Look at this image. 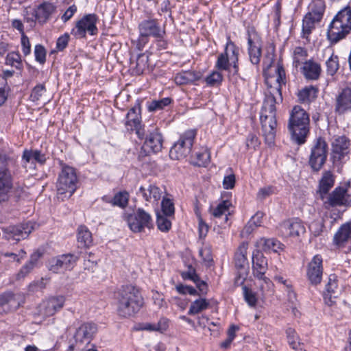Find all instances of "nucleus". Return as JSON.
I'll return each mask as SVG.
<instances>
[{
  "mask_svg": "<svg viewBox=\"0 0 351 351\" xmlns=\"http://www.w3.org/2000/svg\"><path fill=\"white\" fill-rule=\"evenodd\" d=\"M274 67V73H270L271 65L264 71L267 88L260 115L263 134L265 143L269 145L274 143L277 126L276 104L282 101L281 89L286 84V74L283 66L278 62Z\"/></svg>",
  "mask_w": 351,
  "mask_h": 351,
  "instance_id": "1",
  "label": "nucleus"
},
{
  "mask_svg": "<svg viewBox=\"0 0 351 351\" xmlns=\"http://www.w3.org/2000/svg\"><path fill=\"white\" fill-rule=\"evenodd\" d=\"M117 315L123 319L136 316L144 306V298L140 289L132 285L122 286L115 294Z\"/></svg>",
  "mask_w": 351,
  "mask_h": 351,
  "instance_id": "2",
  "label": "nucleus"
},
{
  "mask_svg": "<svg viewBox=\"0 0 351 351\" xmlns=\"http://www.w3.org/2000/svg\"><path fill=\"white\" fill-rule=\"evenodd\" d=\"M287 127L291 139L298 145L304 144L310 131L308 114L300 106H294L290 113Z\"/></svg>",
  "mask_w": 351,
  "mask_h": 351,
  "instance_id": "3",
  "label": "nucleus"
},
{
  "mask_svg": "<svg viewBox=\"0 0 351 351\" xmlns=\"http://www.w3.org/2000/svg\"><path fill=\"white\" fill-rule=\"evenodd\" d=\"M351 31V8L345 7L331 22L328 30V39L334 43L344 38Z\"/></svg>",
  "mask_w": 351,
  "mask_h": 351,
  "instance_id": "4",
  "label": "nucleus"
},
{
  "mask_svg": "<svg viewBox=\"0 0 351 351\" xmlns=\"http://www.w3.org/2000/svg\"><path fill=\"white\" fill-rule=\"evenodd\" d=\"M78 182L75 169L71 167L64 165L59 174L56 184L58 198L64 201L74 193Z\"/></svg>",
  "mask_w": 351,
  "mask_h": 351,
  "instance_id": "5",
  "label": "nucleus"
},
{
  "mask_svg": "<svg viewBox=\"0 0 351 351\" xmlns=\"http://www.w3.org/2000/svg\"><path fill=\"white\" fill-rule=\"evenodd\" d=\"M267 269L268 263L266 257L259 251L254 252L252 256V275L260 281V291L263 294L270 291L273 285L270 279L265 276Z\"/></svg>",
  "mask_w": 351,
  "mask_h": 351,
  "instance_id": "6",
  "label": "nucleus"
},
{
  "mask_svg": "<svg viewBox=\"0 0 351 351\" xmlns=\"http://www.w3.org/2000/svg\"><path fill=\"white\" fill-rule=\"evenodd\" d=\"M139 38L138 47H143L147 43L148 37L160 38L165 35V29L162 27L156 19L149 18L138 24Z\"/></svg>",
  "mask_w": 351,
  "mask_h": 351,
  "instance_id": "7",
  "label": "nucleus"
},
{
  "mask_svg": "<svg viewBox=\"0 0 351 351\" xmlns=\"http://www.w3.org/2000/svg\"><path fill=\"white\" fill-rule=\"evenodd\" d=\"M195 136V130H189L183 133L171 148L170 158L173 160L185 158L191 152Z\"/></svg>",
  "mask_w": 351,
  "mask_h": 351,
  "instance_id": "8",
  "label": "nucleus"
},
{
  "mask_svg": "<svg viewBox=\"0 0 351 351\" xmlns=\"http://www.w3.org/2000/svg\"><path fill=\"white\" fill-rule=\"evenodd\" d=\"M98 17L95 14H88L77 21L71 34L77 39L84 38L86 34L91 36L97 35L98 29L97 23Z\"/></svg>",
  "mask_w": 351,
  "mask_h": 351,
  "instance_id": "9",
  "label": "nucleus"
},
{
  "mask_svg": "<svg viewBox=\"0 0 351 351\" xmlns=\"http://www.w3.org/2000/svg\"><path fill=\"white\" fill-rule=\"evenodd\" d=\"M328 156V144L322 137L317 138L313 145L308 164L314 171H319L326 163Z\"/></svg>",
  "mask_w": 351,
  "mask_h": 351,
  "instance_id": "10",
  "label": "nucleus"
},
{
  "mask_svg": "<svg viewBox=\"0 0 351 351\" xmlns=\"http://www.w3.org/2000/svg\"><path fill=\"white\" fill-rule=\"evenodd\" d=\"M12 188V177L8 167L7 158L0 155V204L10 199Z\"/></svg>",
  "mask_w": 351,
  "mask_h": 351,
  "instance_id": "11",
  "label": "nucleus"
},
{
  "mask_svg": "<svg viewBox=\"0 0 351 351\" xmlns=\"http://www.w3.org/2000/svg\"><path fill=\"white\" fill-rule=\"evenodd\" d=\"M128 225L133 232H141L145 228L153 227V220L149 213L143 208H138L126 218Z\"/></svg>",
  "mask_w": 351,
  "mask_h": 351,
  "instance_id": "12",
  "label": "nucleus"
},
{
  "mask_svg": "<svg viewBox=\"0 0 351 351\" xmlns=\"http://www.w3.org/2000/svg\"><path fill=\"white\" fill-rule=\"evenodd\" d=\"M77 259L78 257L73 254L57 256L49 260V270L54 274L70 271L74 267Z\"/></svg>",
  "mask_w": 351,
  "mask_h": 351,
  "instance_id": "13",
  "label": "nucleus"
},
{
  "mask_svg": "<svg viewBox=\"0 0 351 351\" xmlns=\"http://www.w3.org/2000/svg\"><path fill=\"white\" fill-rule=\"evenodd\" d=\"M125 119V130L129 132H135L138 137L143 139L145 135V131L141 124L140 108L133 107L130 108L126 114Z\"/></svg>",
  "mask_w": 351,
  "mask_h": 351,
  "instance_id": "14",
  "label": "nucleus"
},
{
  "mask_svg": "<svg viewBox=\"0 0 351 351\" xmlns=\"http://www.w3.org/2000/svg\"><path fill=\"white\" fill-rule=\"evenodd\" d=\"M247 33L250 60L253 64H258L261 60V47L258 43L257 34L253 27L248 28Z\"/></svg>",
  "mask_w": 351,
  "mask_h": 351,
  "instance_id": "15",
  "label": "nucleus"
},
{
  "mask_svg": "<svg viewBox=\"0 0 351 351\" xmlns=\"http://www.w3.org/2000/svg\"><path fill=\"white\" fill-rule=\"evenodd\" d=\"M65 298L63 295L49 298L41 304L40 314L45 317L52 316L63 308Z\"/></svg>",
  "mask_w": 351,
  "mask_h": 351,
  "instance_id": "16",
  "label": "nucleus"
},
{
  "mask_svg": "<svg viewBox=\"0 0 351 351\" xmlns=\"http://www.w3.org/2000/svg\"><path fill=\"white\" fill-rule=\"evenodd\" d=\"M323 205L325 208L329 209L331 207L335 206H348L351 204L348 198H346L343 188L339 186L326 196L323 201Z\"/></svg>",
  "mask_w": 351,
  "mask_h": 351,
  "instance_id": "17",
  "label": "nucleus"
},
{
  "mask_svg": "<svg viewBox=\"0 0 351 351\" xmlns=\"http://www.w3.org/2000/svg\"><path fill=\"white\" fill-rule=\"evenodd\" d=\"M323 273L322 258L320 255H315L308 265L307 276L312 285L321 282Z\"/></svg>",
  "mask_w": 351,
  "mask_h": 351,
  "instance_id": "18",
  "label": "nucleus"
},
{
  "mask_svg": "<svg viewBox=\"0 0 351 351\" xmlns=\"http://www.w3.org/2000/svg\"><path fill=\"white\" fill-rule=\"evenodd\" d=\"M280 231L285 237H296L304 234L306 229L300 219H292L280 225Z\"/></svg>",
  "mask_w": 351,
  "mask_h": 351,
  "instance_id": "19",
  "label": "nucleus"
},
{
  "mask_svg": "<svg viewBox=\"0 0 351 351\" xmlns=\"http://www.w3.org/2000/svg\"><path fill=\"white\" fill-rule=\"evenodd\" d=\"M97 329L95 324L84 323L76 330L74 338L77 344H88Z\"/></svg>",
  "mask_w": 351,
  "mask_h": 351,
  "instance_id": "20",
  "label": "nucleus"
},
{
  "mask_svg": "<svg viewBox=\"0 0 351 351\" xmlns=\"http://www.w3.org/2000/svg\"><path fill=\"white\" fill-rule=\"evenodd\" d=\"M163 138L158 128H154L147 136L143 148L148 153H157L162 148Z\"/></svg>",
  "mask_w": 351,
  "mask_h": 351,
  "instance_id": "21",
  "label": "nucleus"
},
{
  "mask_svg": "<svg viewBox=\"0 0 351 351\" xmlns=\"http://www.w3.org/2000/svg\"><path fill=\"white\" fill-rule=\"evenodd\" d=\"M137 195L141 196L147 202L158 203L162 195V191L156 184L149 183L139 187Z\"/></svg>",
  "mask_w": 351,
  "mask_h": 351,
  "instance_id": "22",
  "label": "nucleus"
},
{
  "mask_svg": "<svg viewBox=\"0 0 351 351\" xmlns=\"http://www.w3.org/2000/svg\"><path fill=\"white\" fill-rule=\"evenodd\" d=\"M20 295L12 291H6L0 294V309L8 313L16 310L21 305Z\"/></svg>",
  "mask_w": 351,
  "mask_h": 351,
  "instance_id": "23",
  "label": "nucleus"
},
{
  "mask_svg": "<svg viewBox=\"0 0 351 351\" xmlns=\"http://www.w3.org/2000/svg\"><path fill=\"white\" fill-rule=\"evenodd\" d=\"M351 110V88H342L336 97L335 110L343 114Z\"/></svg>",
  "mask_w": 351,
  "mask_h": 351,
  "instance_id": "24",
  "label": "nucleus"
},
{
  "mask_svg": "<svg viewBox=\"0 0 351 351\" xmlns=\"http://www.w3.org/2000/svg\"><path fill=\"white\" fill-rule=\"evenodd\" d=\"M334 184L335 177L332 172L330 171H324L319 182V189L317 191V194L322 201L325 199Z\"/></svg>",
  "mask_w": 351,
  "mask_h": 351,
  "instance_id": "25",
  "label": "nucleus"
},
{
  "mask_svg": "<svg viewBox=\"0 0 351 351\" xmlns=\"http://www.w3.org/2000/svg\"><path fill=\"white\" fill-rule=\"evenodd\" d=\"M201 78L199 73L192 70L182 71L176 74L174 82L177 85L182 86L193 84Z\"/></svg>",
  "mask_w": 351,
  "mask_h": 351,
  "instance_id": "26",
  "label": "nucleus"
},
{
  "mask_svg": "<svg viewBox=\"0 0 351 351\" xmlns=\"http://www.w3.org/2000/svg\"><path fill=\"white\" fill-rule=\"evenodd\" d=\"M302 72L306 79L317 80L321 75L322 67L319 63L309 60L304 62L303 66L302 67Z\"/></svg>",
  "mask_w": 351,
  "mask_h": 351,
  "instance_id": "27",
  "label": "nucleus"
},
{
  "mask_svg": "<svg viewBox=\"0 0 351 351\" xmlns=\"http://www.w3.org/2000/svg\"><path fill=\"white\" fill-rule=\"evenodd\" d=\"M8 231L11 234V237L16 241H20L27 238L32 232L33 227L32 223L28 222L21 223L18 226H10L8 228Z\"/></svg>",
  "mask_w": 351,
  "mask_h": 351,
  "instance_id": "28",
  "label": "nucleus"
},
{
  "mask_svg": "<svg viewBox=\"0 0 351 351\" xmlns=\"http://www.w3.org/2000/svg\"><path fill=\"white\" fill-rule=\"evenodd\" d=\"M350 141L345 136L335 138L332 143V152L341 160L349 152Z\"/></svg>",
  "mask_w": 351,
  "mask_h": 351,
  "instance_id": "29",
  "label": "nucleus"
},
{
  "mask_svg": "<svg viewBox=\"0 0 351 351\" xmlns=\"http://www.w3.org/2000/svg\"><path fill=\"white\" fill-rule=\"evenodd\" d=\"M231 203L228 200H223L215 208L210 209L211 215L217 219H221V224H226L230 215V206Z\"/></svg>",
  "mask_w": 351,
  "mask_h": 351,
  "instance_id": "30",
  "label": "nucleus"
},
{
  "mask_svg": "<svg viewBox=\"0 0 351 351\" xmlns=\"http://www.w3.org/2000/svg\"><path fill=\"white\" fill-rule=\"evenodd\" d=\"M55 11V6L49 2L40 4L35 11V16L41 23H45Z\"/></svg>",
  "mask_w": 351,
  "mask_h": 351,
  "instance_id": "31",
  "label": "nucleus"
},
{
  "mask_svg": "<svg viewBox=\"0 0 351 351\" xmlns=\"http://www.w3.org/2000/svg\"><path fill=\"white\" fill-rule=\"evenodd\" d=\"M326 5L324 0H312L308 5V12L315 20L321 21L325 12Z\"/></svg>",
  "mask_w": 351,
  "mask_h": 351,
  "instance_id": "32",
  "label": "nucleus"
},
{
  "mask_svg": "<svg viewBox=\"0 0 351 351\" xmlns=\"http://www.w3.org/2000/svg\"><path fill=\"white\" fill-rule=\"evenodd\" d=\"M77 240L81 247H88L93 243L92 234L85 226L77 228Z\"/></svg>",
  "mask_w": 351,
  "mask_h": 351,
  "instance_id": "33",
  "label": "nucleus"
},
{
  "mask_svg": "<svg viewBox=\"0 0 351 351\" xmlns=\"http://www.w3.org/2000/svg\"><path fill=\"white\" fill-rule=\"evenodd\" d=\"M258 246L261 247L265 252H277L282 248V243L274 238L265 239L261 238L257 242Z\"/></svg>",
  "mask_w": 351,
  "mask_h": 351,
  "instance_id": "34",
  "label": "nucleus"
},
{
  "mask_svg": "<svg viewBox=\"0 0 351 351\" xmlns=\"http://www.w3.org/2000/svg\"><path fill=\"white\" fill-rule=\"evenodd\" d=\"M320 22L319 20H315V17L311 16V14H306L302 20V37L308 38L313 29H315L316 23Z\"/></svg>",
  "mask_w": 351,
  "mask_h": 351,
  "instance_id": "35",
  "label": "nucleus"
},
{
  "mask_svg": "<svg viewBox=\"0 0 351 351\" xmlns=\"http://www.w3.org/2000/svg\"><path fill=\"white\" fill-rule=\"evenodd\" d=\"M285 332L287 342L291 348L295 351H304L303 348H302L300 339L295 329L292 328H288Z\"/></svg>",
  "mask_w": 351,
  "mask_h": 351,
  "instance_id": "36",
  "label": "nucleus"
},
{
  "mask_svg": "<svg viewBox=\"0 0 351 351\" xmlns=\"http://www.w3.org/2000/svg\"><path fill=\"white\" fill-rule=\"evenodd\" d=\"M247 244L243 243L237 249L234 255L235 266L237 268H243L247 263Z\"/></svg>",
  "mask_w": 351,
  "mask_h": 351,
  "instance_id": "37",
  "label": "nucleus"
},
{
  "mask_svg": "<svg viewBox=\"0 0 351 351\" xmlns=\"http://www.w3.org/2000/svg\"><path fill=\"white\" fill-rule=\"evenodd\" d=\"M209 306L210 303L206 299L199 298L191 303L188 314L191 315L198 314L207 309Z\"/></svg>",
  "mask_w": 351,
  "mask_h": 351,
  "instance_id": "38",
  "label": "nucleus"
},
{
  "mask_svg": "<svg viewBox=\"0 0 351 351\" xmlns=\"http://www.w3.org/2000/svg\"><path fill=\"white\" fill-rule=\"evenodd\" d=\"M45 93L46 88L45 85L42 84H38L32 89L29 99L33 102L43 101V103L45 104L49 101V99H45Z\"/></svg>",
  "mask_w": 351,
  "mask_h": 351,
  "instance_id": "39",
  "label": "nucleus"
},
{
  "mask_svg": "<svg viewBox=\"0 0 351 351\" xmlns=\"http://www.w3.org/2000/svg\"><path fill=\"white\" fill-rule=\"evenodd\" d=\"M149 56L145 53L138 55L135 66L133 67L134 71L136 75H141L148 67Z\"/></svg>",
  "mask_w": 351,
  "mask_h": 351,
  "instance_id": "40",
  "label": "nucleus"
},
{
  "mask_svg": "<svg viewBox=\"0 0 351 351\" xmlns=\"http://www.w3.org/2000/svg\"><path fill=\"white\" fill-rule=\"evenodd\" d=\"M172 101L170 97H165L158 100H153L147 104V109L149 112H156L164 109Z\"/></svg>",
  "mask_w": 351,
  "mask_h": 351,
  "instance_id": "41",
  "label": "nucleus"
},
{
  "mask_svg": "<svg viewBox=\"0 0 351 351\" xmlns=\"http://www.w3.org/2000/svg\"><path fill=\"white\" fill-rule=\"evenodd\" d=\"M210 160V153L206 148H202L195 152L194 164L197 166H206Z\"/></svg>",
  "mask_w": 351,
  "mask_h": 351,
  "instance_id": "42",
  "label": "nucleus"
},
{
  "mask_svg": "<svg viewBox=\"0 0 351 351\" xmlns=\"http://www.w3.org/2000/svg\"><path fill=\"white\" fill-rule=\"evenodd\" d=\"M351 230L348 226H342L334 237L335 243L338 245H342L346 242L350 236Z\"/></svg>",
  "mask_w": 351,
  "mask_h": 351,
  "instance_id": "43",
  "label": "nucleus"
},
{
  "mask_svg": "<svg viewBox=\"0 0 351 351\" xmlns=\"http://www.w3.org/2000/svg\"><path fill=\"white\" fill-rule=\"evenodd\" d=\"M263 216V215L262 213H256L251 218V219L249 221V222L245 226L243 230L241 231L242 237H245V236L250 234L253 232L254 228L260 226L259 222H258L256 223V218H262Z\"/></svg>",
  "mask_w": 351,
  "mask_h": 351,
  "instance_id": "44",
  "label": "nucleus"
},
{
  "mask_svg": "<svg viewBox=\"0 0 351 351\" xmlns=\"http://www.w3.org/2000/svg\"><path fill=\"white\" fill-rule=\"evenodd\" d=\"M128 200L129 194L124 191L117 193L110 202L114 206L125 208L128 204Z\"/></svg>",
  "mask_w": 351,
  "mask_h": 351,
  "instance_id": "45",
  "label": "nucleus"
},
{
  "mask_svg": "<svg viewBox=\"0 0 351 351\" xmlns=\"http://www.w3.org/2000/svg\"><path fill=\"white\" fill-rule=\"evenodd\" d=\"M327 73L331 76L334 75L339 69V58L337 56L332 54L326 62Z\"/></svg>",
  "mask_w": 351,
  "mask_h": 351,
  "instance_id": "46",
  "label": "nucleus"
},
{
  "mask_svg": "<svg viewBox=\"0 0 351 351\" xmlns=\"http://www.w3.org/2000/svg\"><path fill=\"white\" fill-rule=\"evenodd\" d=\"M239 48L231 40H228L225 49V53H229V60L232 61H239Z\"/></svg>",
  "mask_w": 351,
  "mask_h": 351,
  "instance_id": "47",
  "label": "nucleus"
},
{
  "mask_svg": "<svg viewBox=\"0 0 351 351\" xmlns=\"http://www.w3.org/2000/svg\"><path fill=\"white\" fill-rule=\"evenodd\" d=\"M215 67L219 70L228 71L230 69L229 53H221L217 60Z\"/></svg>",
  "mask_w": 351,
  "mask_h": 351,
  "instance_id": "48",
  "label": "nucleus"
},
{
  "mask_svg": "<svg viewBox=\"0 0 351 351\" xmlns=\"http://www.w3.org/2000/svg\"><path fill=\"white\" fill-rule=\"evenodd\" d=\"M245 300L250 306H255L257 302L256 293L246 286L243 287Z\"/></svg>",
  "mask_w": 351,
  "mask_h": 351,
  "instance_id": "49",
  "label": "nucleus"
},
{
  "mask_svg": "<svg viewBox=\"0 0 351 351\" xmlns=\"http://www.w3.org/2000/svg\"><path fill=\"white\" fill-rule=\"evenodd\" d=\"M6 64L16 68H19L21 64V56L17 52L9 53L6 56Z\"/></svg>",
  "mask_w": 351,
  "mask_h": 351,
  "instance_id": "50",
  "label": "nucleus"
},
{
  "mask_svg": "<svg viewBox=\"0 0 351 351\" xmlns=\"http://www.w3.org/2000/svg\"><path fill=\"white\" fill-rule=\"evenodd\" d=\"M161 206L162 213L166 216H171L174 214V204L170 199L164 197L161 202Z\"/></svg>",
  "mask_w": 351,
  "mask_h": 351,
  "instance_id": "51",
  "label": "nucleus"
},
{
  "mask_svg": "<svg viewBox=\"0 0 351 351\" xmlns=\"http://www.w3.org/2000/svg\"><path fill=\"white\" fill-rule=\"evenodd\" d=\"M222 80L223 75L219 71H213L206 78V83L211 86L221 84Z\"/></svg>",
  "mask_w": 351,
  "mask_h": 351,
  "instance_id": "52",
  "label": "nucleus"
},
{
  "mask_svg": "<svg viewBox=\"0 0 351 351\" xmlns=\"http://www.w3.org/2000/svg\"><path fill=\"white\" fill-rule=\"evenodd\" d=\"M46 50L42 45H36L34 48L35 59L39 63L43 64L46 61Z\"/></svg>",
  "mask_w": 351,
  "mask_h": 351,
  "instance_id": "53",
  "label": "nucleus"
},
{
  "mask_svg": "<svg viewBox=\"0 0 351 351\" xmlns=\"http://www.w3.org/2000/svg\"><path fill=\"white\" fill-rule=\"evenodd\" d=\"M261 142L258 136L254 134H249L246 138V148L247 149L256 150L260 145Z\"/></svg>",
  "mask_w": 351,
  "mask_h": 351,
  "instance_id": "54",
  "label": "nucleus"
},
{
  "mask_svg": "<svg viewBox=\"0 0 351 351\" xmlns=\"http://www.w3.org/2000/svg\"><path fill=\"white\" fill-rule=\"evenodd\" d=\"M156 223L158 229L162 232H168L171 227L170 220L164 216L158 215Z\"/></svg>",
  "mask_w": 351,
  "mask_h": 351,
  "instance_id": "55",
  "label": "nucleus"
},
{
  "mask_svg": "<svg viewBox=\"0 0 351 351\" xmlns=\"http://www.w3.org/2000/svg\"><path fill=\"white\" fill-rule=\"evenodd\" d=\"M294 56V62L296 66L300 63V62L304 60L307 56L306 50L301 47H297L295 48L293 51Z\"/></svg>",
  "mask_w": 351,
  "mask_h": 351,
  "instance_id": "56",
  "label": "nucleus"
},
{
  "mask_svg": "<svg viewBox=\"0 0 351 351\" xmlns=\"http://www.w3.org/2000/svg\"><path fill=\"white\" fill-rule=\"evenodd\" d=\"M337 289V282L335 279V276H330L328 284L326 286V291L327 294L330 296V298L332 297V295L335 293V290ZM334 298H336L335 295H333Z\"/></svg>",
  "mask_w": 351,
  "mask_h": 351,
  "instance_id": "57",
  "label": "nucleus"
},
{
  "mask_svg": "<svg viewBox=\"0 0 351 351\" xmlns=\"http://www.w3.org/2000/svg\"><path fill=\"white\" fill-rule=\"evenodd\" d=\"M176 288L177 291L180 294L189 293L191 295H195L197 294V290L191 286L180 284L177 285Z\"/></svg>",
  "mask_w": 351,
  "mask_h": 351,
  "instance_id": "58",
  "label": "nucleus"
},
{
  "mask_svg": "<svg viewBox=\"0 0 351 351\" xmlns=\"http://www.w3.org/2000/svg\"><path fill=\"white\" fill-rule=\"evenodd\" d=\"M34 267L27 263L25 264L17 273L16 278L19 280L25 278L33 269Z\"/></svg>",
  "mask_w": 351,
  "mask_h": 351,
  "instance_id": "59",
  "label": "nucleus"
},
{
  "mask_svg": "<svg viewBox=\"0 0 351 351\" xmlns=\"http://www.w3.org/2000/svg\"><path fill=\"white\" fill-rule=\"evenodd\" d=\"M273 193H274V188L273 186H265L259 189L257 193V198L263 200Z\"/></svg>",
  "mask_w": 351,
  "mask_h": 351,
  "instance_id": "60",
  "label": "nucleus"
},
{
  "mask_svg": "<svg viewBox=\"0 0 351 351\" xmlns=\"http://www.w3.org/2000/svg\"><path fill=\"white\" fill-rule=\"evenodd\" d=\"M69 40V36L68 34L60 36L56 42V48L58 51H63L66 46Z\"/></svg>",
  "mask_w": 351,
  "mask_h": 351,
  "instance_id": "61",
  "label": "nucleus"
},
{
  "mask_svg": "<svg viewBox=\"0 0 351 351\" xmlns=\"http://www.w3.org/2000/svg\"><path fill=\"white\" fill-rule=\"evenodd\" d=\"M22 51L25 56H27L31 52V45L28 37L25 34L21 36Z\"/></svg>",
  "mask_w": 351,
  "mask_h": 351,
  "instance_id": "62",
  "label": "nucleus"
},
{
  "mask_svg": "<svg viewBox=\"0 0 351 351\" xmlns=\"http://www.w3.org/2000/svg\"><path fill=\"white\" fill-rule=\"evenodd\" d=\"M235 176L230 174L224 177L223 180V186L225 189H232L235 185Z\"/></svg>",
  "mask_w": 351,
  "mask_h": 351,
  "instance_id": "63",
  "label": "nucleus"
},
{
  "mask_svg": "<svg viewBox=\"0 0 351 351\" xmlns=\"http://www.w3.org/2000/svg\"><path fill=\"white\" fill-rule=\"evenodd\" d=\"M314 91L313 88H305L298 93L299 99L302 101L309 100L311 94Z\"/></svg>",
  "mask_w": 351,
  "mask_h": 351,
  "instance_id": "64",
  "label": "nucleus"
}]
</instances>
